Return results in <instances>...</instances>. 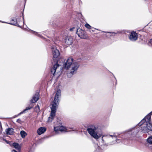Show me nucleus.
<instances>
[{
	"label": "nucleus",
	"instance_id": "nucleus-1",
	"mask_svg": "<svg viewBox=\"0 0 152 152\" xmlns=\"http://www.w3.org/2000/svg\"><path fill=\"white\" fill-rule=\"evenodd\" d=\"M64 67L66 69H70V72L67 74L68 76L70 77L76 73L79 66V64L77 62H73V59L69 57L64 64Z\"/></svg>",
	"mask_w": 152,
	"mask_h": 152
},
{
	"label": "nucleus",
	"instance_id": "nucleus-2",
	"mask_svg": "<svg viewBox=\"0 0 152 152\" xmlns=\"http://www.w3.org/2000/svg\"><path fill=\"white\" fill-rule=\"evenodd\" d=\"M61 96V91L58 89L56 92L52 104L50 115L48 118V121L49 122H51L55 116L57 106L59 104V98Z\"/></svg>",
	"mask_w": 152,
	"mask_h": 152
},
{
	"label": "nucleus",
	"instance_id": "nucleus-3",
	"mask_svg": "<svg viewBox=\"0 0 152 152\" xmlns=\"http://www.w3.org/2000/svg\"><path fill=\"white\" fill-rule=\"evenodd\" d=\"M147 119L144 118L138 124V126H141V131L143 133H148L152 131V124L151 121H148Z\"/></svg>",
	"mask_w": 152,
	"mask_h": 152
},
{
	"label": "nucleus",
	"instance_id": "nucleus-4",
	"mask_svg": "<svg viewBox=\"0 0 152 152\" xmlns=\"http://www.w3.org/2000/svg\"><path fill=\"white\" fill-rule=\"evenodd\" d=\"M91 136L96 139H97L102 136V133L100 130L99 131L98 129L93 125L88 126L87 129Z\"/></svg>",
	"mask_w": 152,
	"mask_h": 152
},
{
	"label": "nucleus",
	"instance_id": "nucleus-5",
	"mask_svg": "<svg viewBox=\"0 0 152 152\" xmlns=\"http://www.w3.org/2000/svg\"><path fill=\"white\" fill-rule=\"evenodd\" d=\"M115 135L107 134L103 135L102 138V142L104 145H108L115 143L113 138L116 139Z\"/></svg>",
	"mask_w": 152,
	"mask_h": 152
},
{
	"label": "nucleus",
	"instance_id": "nucleus-6",
	"mask_svg": "<svg viewBox=\"0 0 152 152\" xmlns=\"http://www.w3.org/2000/svg\"><path fill=\"white\" fill-rule=\"evenodd\" d=\"M24 20H9L8 21L0 20V22L7 23L11 25L20 27L24 24Z\"/></svg>",
	"mask_w": 152,
	"mask_h": 152
},
{
	"label": "nucleus",
	"instance_id": "nucleus-7",
	"mask_svg": "<svg viewBox=\"0 0 152 152\" xmlns=\"http://www.w3.org/2000/svg\"><path fill=\"white\" fill-rule=\"evenodd\" d=\"M140 129V127H135L129 129L126 134V135L129 136V139L132 140V139L131 138V137H132L134 136L139 132Z\"/></svg>",
	"mask_w": 152,
	"mask_h": 152
},
{
	"label": "nucleus",
	"instance_id": "nucleus-8",
	"mask_svg": "<svg viewBox=\"0 0 152 152\" xmlns=\"http://www.w3.org/2000/svg\"><path fill=\"white\" fill-rule=\"evenodd\" d=\"M72 129L73 131L76 130V129L74 127L66 128L62 126H55L54 128V131L56 133H58L59 132H67L69 131V129Z\"/></svg>",
	"mask_w": 152,
	"mask_h": 152
},
{
	"label": "nucleus",
	"instance_id": "nucleus-9",
	"mask_svg": "<svg viewBox=\"0 0 152 152\" xmlns=\"http://www.w3.org/2000/svg\"><path fill=\"white\" fill-rule=\"evenodd\" d=\"M52 53L53 56V59L55 60L54 58L56 59L60 55V52L58 50L57 48L55 46H53L52 47ZM56 62L57 60L55 59Z\"/></svg>",
	"mask_w": 152,
	"mask_h": 152
},
{
	"label": "nucleus",
	"instance_id": "nucleus-10",
	"mask_svg": "<svg viewBox=\"0 0 152 152\" xmlns=\"http://www.w3.org/2000/svg\"><path fill=\"white\" fill-rule=\"evenodd\" d=\"M76 33L78 36L82 39H86V36L85 32L80 28H78L76 30Z\"/></svg>",
	"mask_w": 152,
	"mask_h": 152
},
{
	"label": "nucleus",
	"instance_id": "nucleus-11",
	"mask_svg": "<svg viewBox=\"0 0 152 152\" xmlns=\"http://www.w3.org/2000/svg\"><path fill=\"white\" fill-rule=\"evenodd\" d=\"M113 135H116L115 136V137H116V139H115V138H113V140L115 141V142H117V143H119L121 141L124 143L125 142V140L126 141V139L125 140L124 138H122L121 137V136L120 135H118L115 133H114L113 134Z\"/></svg>",
	"mask_w": 152,
	"mask_h": 152
},
{
	"label": "nucleus",
	"instance_id": "nucleus-12",
	"mask_svg": "<svg viewBox=\"0 0 152 152\" xmlns=\"http://www.w3.org/2000/svg\"><path fill=\"white\" fill-rule=\"evenodd\" d=\"M137 34L136 32L132 31L129 37V39L130 40L135 41L137 39Z\"/></svg>",
	"mask_w": 152,
	"mask_h": 152
},
{
	"label": "nucleus",
	"instance_id": "nucleus-13",
	"mask_svg": "<svg viewBox=\"0 0 152 152\" xmlns=\"http://www.w3.org/2000/svg\"><path fill=\"white\" fill-rule=\"evenodd\" d=\"M60 67V65L58 64V63L57 62L56 63L53 65L52 68L51 69V72L52 74L54 75V74L56 72V70Z\"/></svg>",
	"mask_w": 152,
	"mask_h": 152
},
{
	"label": "nucleus",
	"instance_id": "nucleus-14",
	"mask_svg": "<svg viewBox=\"0 0 152 152\" xmlns=\"http://www.w3.org/2000/svg\"><path fill=\"white\" fill-rule=\"evenodd\" d=\"M64 42L67 45H71L72 42V39L71 37H66L64 39Z\"/></svg>",
	"mask_w": 152,
	"mask_h": 152
},
{
	"label": "nucleus",
	"instance_id": "nucleus-15",
	"mask_svg": "<svg viewBox=\"0 0 152 152\" xmlns=\"http://www.w3.org/2000/svg\"><path fill=\"white\" fill-rule=\"evenodd\" d=\"M39 93H37L34 95L30 100V102L32 103H34L37 102L39 99Z\"/></svg>",
	"mask_w": 152,
	"mask_h": 152
},
{
	"label": "nucleus",
	"instance_id": "nucleus-16",
	"mask_svg": "<svg viewBox=\"0 0 152 152\" xmlns=\"http://www.w3.org/2000/svg\"><path fill=\"white\" fill-rule=\"evenodd\" d=\"M46 130V128L45 127H41L38 129L37 132L39 135H41L44 133Z\"/></svg>",
	"mask_w": 152,
	"mask_h": 152
},
{
	"label": "nucleus",
	"instance_id": "nucleus-17",
	"mask_svg": "<svg viewBox=\"0 0 152 152\" xmlns=\"http://www.w3.org/2000/svg\"><path fill=\"white\" fill-rule=\"evenodd\" d=\"M14 129L12 128H9L5 130L6 134L8 135H12L14 132Z\"/></svg>",
	"mask_w": 152,
	"mask_h": 152
},
{
	"label": "nucleus",
	"instance_id": "nucleus-18",
	"mask_svg": "<svg viewBox=\"0 0 152 152\" xmlns=\"http://www.w3.org/2000/svg\"><path fill=\"white\" fill-rule=\"evenodd\" d=\"M12 145L13 147L16 150H18L19 152L20 151L21 146L18 143L16 142H14L12 144Z\"/></svg>",
	"mask_w": 152,
	"mask_h": 152
},
{
	"label": "nucleus",
	"instance_id": "nucleus-19",
	"mask_svg": "<svg viewBox=\"0 0 152 152\" xmlns=\"http://www.w3.org/2000/svg\"><path fill=\"white\" fill-rule=\"evenodd\" d=\"M32 108V107H28L26 108L23 111L21 112L20 113H19L18 115H15V117H16L26 112V111L28 110H29L31 109Z\"/></svg>",
	"mask_w": 152,
	"mask_h": 152
},
{
	"label": "nucleus",
	"instance_id": "nucleus-20",
	"mask_svg": "<svg viewBox=\"0 0 152 152\" xmlns=\"http://www.w3.org/2000/svg\"><path fill=\"white\" fill-rule=\"evenodd\" d=\"M152 114V111L148 114L144 118L147 119V120L151 121V116Z\"/></svg>",
	"mask_w": 152,
	"mask_h": 152
},
{
	"label": "nucleus",
	"instance_id": "nucleus-21",
	"mask_svg": "<svg viewBox=\"0 0 152 152\" xmlns=\"http://www.w3.org/2000/svg\"><path fill=\"white\" fill-rule=\"evenodd\" d=\"M106 32L111 34V35H110V36H115L117 34H120L121 33V32L119 31H116V32Z\"/></svg>",
	"mask_w": 152,
	"mask_h": 152
},
{
	"label": "nucleus",
	"instance_id": "nucleus-22",
	"mask_svg": "<svg viewBox=\"0 0 152 152\" xmlns=\"http://www.w3.org/2000/svg\"><path fill=\"white\" fill-rule=\"evenodd\" d=\"M29 30L31 31H32V33L33 34H34L35 35H36L38 37H42V36H41L40 34H39L37 32L35 31H32V30H31L29 29Z\"/></svg>",
	"mask_w": 152,
	"mask_h": 152
},
{
	"label": "nucleus",
	"instance_id": "nucleus-23",
	"mask_svg": "<svg viewBox=\"0 0 152 152\" xmlns=\"http://www.w3.org/2000/svg\"><path fill=\"white\" fill-rule=\"evenodd\" d=\"M20 134L22 138H24L26 135V132L24 131H21Z\"/></svg>",
	"mask_w": 152,
	"mask_h": 152
},
{
	"label": "nucleus",
	"instance_id": "nucleus-24",
	"mask_svg": "<svg viewBox=\"0 0 152 152\" xmlns=\"http://www.w3.org/2000/svg\"><path fill=\"white\" fill-rule=\"evenodd\" d=\"M147 141L149 143L152 144V136L149 137Z\"/></svg>",
	"mask_w": 152,
	"mask_h": 152
},
{
	"label": "nucleus",
	"instance_id": "nucleus-25",
	"mask_svg": "<svg viewBox=\"0 0 152 152\" xmlns=\"http://www.w3.org/2000/svg\"><path fill=\"white\" fill-rule=\"evenodd\" d=\"M34 110H35L37 112H39V106L37 105V106L35 107Z\"/></svg>",
	"mask_w": 152,
	"mask_h": 152
},
{
	"label": "nucleus",
	"instance_id": "nucleus-26",
	"mask_svg": "<svg viewBox=\"0 0 152 152\" xmlns=\"http://www.w3.org/2000/svg\"><path fill=\"white\" fill-rule=\"evenodd\" d=\"M85 26L87 28L89 29H91L93 28L88 24L86 23L85 25Z\"/></svg>",
	"mask_w": 152,
	"mask_h": 152
},
{
	"label": "nucleus",
	"instance_id": "nucleus-27",
	"mask_svg": "<svg viewBox=\"0 0 152 152\" xmlns=\"http://www.w3.org/2000/svg\"><path fill=\"white\" fill-rule=\"evenodd\" d=\"M75 27H73L72 28H70L69 29V30L71 31H72L74 30L75 29Z\"/></svg>",
	"mask_w": 152,
	"mask_h": 152
},
{
	"label": "nucleus",
	"instance_id": "nucleus-28",
	"mask_svg": "<svg viewBox=\"0 0 152 152\" xmlns=\"http://www.w3.org/2000/svg\"><path fill=\"white\" fill-rule=\"evenodd\" d=\"M17 122L18 123H20L21 122V120L20 119H18L17 120Z\"/></svg>",
	"mask_w": 152,
	"mask_h": 152
},
{
	"label": "nucleus",
	"instance_id": "nucleus-29",
	"mask_svg": "<svg viewBox=\"0 0 152 152\" xmlns=\"http://www.w3.org/2000/svg\"><path fill=\"white\" fill-rule=\"evenodd\" d=\"M2 129H0V134H1L2 132Z\"/></svg>",
	"mask_w": 152,
	"mask_h": 152
},
{
	"label": "nucleus",
	"instance_id": "nucleus-30",
	"mask_svg": "<svg viewBox=\"0 0 152 152\" xmlns=\"http://www.w3.org/2000/svg\"><path fill=\"white\" fill-rule=\"evenodd\" d=\"M94 29H95L94 28H92L91 29V31H92V32H94Z\"/></svg>",
	"mask_w": 152,
	"mask_h": 152
},
{
	"label": "nucleus",
	"instance_id": "nucleus-31",
	"mask_svg": "<svg viewBox=\"0 0 152 152\" xmlns=\"http://www.w3.org/2000/svg\"><path fill=\"white\" fill-rule=\"evenodd\" d=\"M2 126H1V121H0V129H2Z\"/></svg>",
	"mask_w": 152,
	"mask_h": 152
},
{
	"label": "nucleus",
	"instance_id": "nucleus-32",
	"mask_svg": "<svg viewBox=\"0 0 152 152\" xmlns=\"http://www.w3.org/2000/svg\"><path fill=\"white\" fill-rule=\"evenodd\" d=\"M3 140L4 141H5L6 142L8 143L7 141L5 139L3 138Z\"/></svg>",
	"mask_w": 152,
	"mask_h": 152
},
{
	"label": "nucleus",
	"instance_id": "nucleus-33",
	"mask_svg": "<svg viewBox=\"0 0 152 152\" xmlns=\"http://www.w3.org/2000/svg\"><path fill=\"white\" fill-rule=\"evenodd\" d=\"M12 152H17V151H16L15 150H12Z\"/></svg>",
	"mask_w": 152,
	"mask_h": 152
}]
</instances>
